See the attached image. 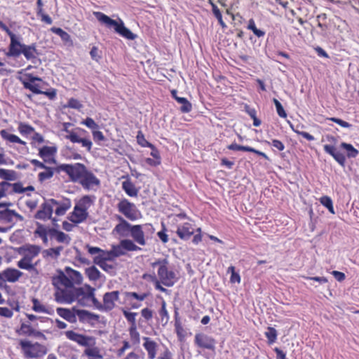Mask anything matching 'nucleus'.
Returning a JSON list of instances; mask_svg holds the SVG:
<instances>
[{
  "instance_id": "1",
  "label": "nucleus",
  "mask_w": 359,
  "mask_h": 359,
  "mask_svg": "<svg viewBox=\"0 0 359 359\" xmlns=\"http://www.w3.org/2000/svg\"><path fill=\"white\" fill-rule=\"evenodd\" d=\"M57 170L58 172H66L72 182L79 183L86 190H93L100 185V180L82 163L61 164Z\"/></svg>"
},
{
  "instance_id": "2",
  "label": "nucleus",
  "mask_w": 359,
  "mask_h": 359,
  "mask_svg": "<svg viewBox=\"0 0 359 359\" xmlns=\"http://www.w3.org/2000/svg\"><path fill=\"white\" fill-rule=\"evenodd\" d=\"M152 269H156L158 279L166 287H172L177 280L175 271L170 268L167 258H158L150 264Z\"/></svg>"
},
{
  "instance_id": "3",
  "label": "nucleus",
  "mask_w": 359,
  "mask_h": 359,
  "mask_svg": "<svg viewBox=\"0 0 359 359\" xmlns=\"http://www.w3.org/2000/svg\"><path fill=\"white\" fill-rule=\"evenodd\" d=\"M93 15L101 24L109 29H114L115 32L122 37L128 40H134L136 38V35L125 26L121 19H118V20H113L100 11L94 12Z\"/></svg>"
},
{
  "instance_id": "4",
  "label": "nucleus",
  "mask_w": 359,
  "mask_h": 359,
  "mask_svg": "<svg viewBox=\"0 0 359 359\" xmlns=\"http://www.w3.org/2000/svg\"><path fill=\"white\" fill-rule=\"evenodd\" d=\"M21 54H22L27 60L32 62L36 60L39 55L35 43L26 45L22 43L18 37L13 43L9 44L8 50L6 55L7 57H18Z\"/></svg>"
},
{
  "instance_id": "5",
  "label": "nucleus",
  "mask_w": 359,
  "mask_h": 359,
  "mask_svg": "<svg viewBox=\"0 0 359 359\" xmlns=\"http://www.w3.org/2000/svg\"><path fill=\"white\" fill-rule=\"evenodd\" d=\"M19 344L24 357L27 359L41 358L48 353L47 347L39 342L20 340Z\"/></svg>"
},
{
  "instance_id": "6",
  "label": "nucleus",
  "mask_w": 359,
  "mask_h": 359,
  "mask_svg": "<svg viewBox=\"0 0 359 359\" xmlns=\"http://www.w3.org/2000/svg\"><path fill=\"white\" fill-rule=\"evenodd\" d=\"M82 294V287H62L55 289V300L59 304H72L78 295Z\"/></svg>"
},
{
  "instance_id": "7",
  "label": "nucleus",
  "mask_w": 359,
  "mask_h": 359,
  "mask_svg": "<svg viewBox=\"0 0 359 359\" xmlns=\"http://www.w3.org/2000/svg\"><path fill=\"white\" fill-rule=\"evenodd\" d=\"M117 208L118 212L128 219L135 221L137 219L138 210L135 205L130 202L128 199L123 198L117 204Z\"/></svg>"
},
{
  "instance_id": "8",
  "label": "nucleus",
  "mask_w": 359,
  "mask_h": 359,
  "mask_svg": "<svg viewBox=\"0 0 359 359\" xmlns=\"http://www.w3.org/2000/svg\"><path fill=\"white\" fill-rule=\"evenodd\" d=\"M58 204L57 201L53 198L46 200L41 205L40 209L34 215L35 219L41 220H47L51 219L54 207Z\"/></svg>"
},
{
  "instance_id": "9",
  "label": "nucleus",
  "mask_w": 359,
  "mask_h": 359,
  "mask_svg": "<svg viewBox=\"0 0 359 359\" xmlns=\"http://www.w3.org/2000/svg\"><path fill=\"white\" fill-rule=\"evenodd\" d=\"M77 133H71L70 135H67L65 138L70 140L72 143H80L83 147L86 148L88 151H90L92 148L93 143L91 140L86 137L84 135L87 133L84 129L77 128Z\"/></svg>"
},
{
  "instance_id": "10",
  "label": "nucleus",
  "mask_w": 359,
  "mask_h": 359,
  "mask_svg": "<svg viewBox=\"0 0 359 359\" xmlns=\"http://www.w3.org/2000/svg\"><path fill=\"white\" fill-rule=\"evenodd\" d=\"M86 248L88 249L89 254L95 255L93 258V262L95 264L107 262V261H112L114 259L111 250L105 251L98 247L90 246L88 244L86 245Z\"/></svg>"
},
{
  "instance_id": "11",
  "label": "nucleus",
  "mask_w": 359,
  "mask_h": 359,
  "mask_svg": "<svg viewBox=\"0 0 359 359\" xmlns=\"http://www.w3.org/2000/svg\"><path fill=\"white\" fill-rule=\"evenodd\" d=\"M24 87L29 90H39L41 88L43 81L38 76H34L31 74L24 73L19 77Z\"/></svg>"
},
{
  "instance_id": "12",
  "label": "nucleus",
  "mask_w": 359,
  "mask_h": 359,
  "mask_svg": "<svg viewBox=\"0 0 359 359\" xmlns=\"http://www.w3.org/2000/svg\"><path fill=\"white\" fill-rule=\"evenodd\" d=\"M119 291H111L106 292L103 295V311H110L114 309L115 302L119 299Z\"/></svg>"
},
{
  "instance_id": "13",
  "label": "nucleus",
  "mask_w": 359,
  "mask_h": 359,
  "mask_svg": "<svg viewBox=\"0 0 359 359\" xmlns=\"http://www.w3.org/2000/svg\"><path fill=\"white\" fill-rule=\"evenodd\" d=\"M65 271L57 270V274L52 277V284L55 287V289L62 287H71L72 284Z\"/></svg>"
},
{
  "instance_id": "14",
  "label": "nucleus",
  "mask_w": 359,
  "mask_h": 359,
  "mask_svg": "<svg viewBox=\"0 0 359 359\" xmlns=\"http://www.w3.org/2000/svg\"><path fill=\"white\" fill-rule=\"evenodd\" d=\"M119 223L113 229V233H116L121 237H127L130 235L133 225L120 215H116Z\"/></svg>"
},
{
  "instance_id": "15",
  "label": "nucleus",
  "mask_w": 359,
  "mask_h": 359,
  "mask_svg": "<svg viewBox=\"0 0 359 359\" xmlns=\"http://www.w3.org/2000/svg\"><path fill=\"white\" fill-rule=\"evenodd\" d=\"M194 340L196 344L201 348L209 350H214L215 348V340L212 337L205 334H196Z\"/></svg>"
},
{
  "instance_id": "16",
  "label": "nucleus",
  "mask_w": 359,
  "mask_h": 359,
  "mask_svg": "<svg viewBox=\"0 0 359 359\" xmlns=\"http://www.w3.org/2000/svg\"><path fill=\"white\" fill-rule=\"evenodd\" d=\"M65 336L68 339L85 347L90 346V341H93V337L76 333L72 330L65 332Z\"/></svg>"
},
{
  "instance_id": "17",
  "label": "nucleus",
  "mask_w": 359,
  "mask_h": 359,
  "mask_svg": "<svg viewBox=\"0 0 359 359\" xmlns=\"http://www.w3.org/2000/svg\"><path fill=\"white\" fill-rule=\"evenodd\" d=\"M142 346L147 352L148 359H154L156 357L158 345L152 339L148 337H142Z\"/></svg>"
},
{
  "instance_id": "18",
  "label": "nucleus",
  "mask_w": 359,
  "mask_h": 359,
  "mask_svg": "<svg viewBox=\"0 0 359 359\" xmlns=\"http://www.w3.org/2000/svg\"><path fill=\"white\" fill-rule=\"evenodd\" d=\"M41 248L39 246L30 244L22 245L18 250L20 255L29 257L31 262L39 254Z\"/></svg>"
},
{
  "instance_id": "19",
  "label": "nucleus",
  "mask_w": 359,
  "mask_h": 359,
  "mask_svg": "<svg viewBox=\"0 0 359 359\" xmlns=\"http://www.w3.org/2000/svg\"><path fill=\"white\" fill-rule=\"evenodd\" d=\"M76 311L77 309L74 306L71 309L62 307L56 309L57 315L70 323H75L77 321Z\"/></svg>"
},
{
  "instance_id": "20",
  "label": "nucleus",
  "mask_w": 359,
  "mask_h": 359,
  "mask_svg": "<svg viewBox=\"0 0 359 359\" xmlns=\"http://www.w3.org/2000/svg\"><path fill=\"white\" fill-rule=\"evenodd\" d=\"M324 151L330 154L333 158L341 166H344L346 163V156L344 154L338 151L333 145L325 144L323 147Z\"/></svg>"
},
{
  "instance_id": "21",
  "label": "nucleus",
  "mask_w": 359,
  "mask_h": 359,
  "mask_svg": "<svg viewBox=\"0 0 359 359\" xmlns=\"http://www.w3.org/2000/svg\"><path fill=\"white\" fill-rule=\"evenodd\" d=\"M176 233L182 240L187 241L194 234V229L191 224L185 222L178 226Z\"/></svg>"
},
{
  "instance_id": "22",
  "label": "nucleus",
  "mask_w": 359,
  "mask_h": 359,
  "mask_svg": "<svg viewBox=\"0 0 359 359\" xmlns=\"http://www.w3.org/2000/svg\"><path fill=\"white\" fill-rule=\"evenodd\" d=\"M88 217V211L81 209L79 207L74 206V210L72 212L69 219L74 224H80L84 222Z\"/></svg>"
},
{
  "instance_id": "23",
  "label": "nucleus",
  "mask_w": 359,
  "mask_h": 359,
  "mask_svg": "<svg viewBox=\"0 0 359 359\" xmlns=\"http://www.w3.org/2000/svg\"><path fill=\"white\" fill-rule=\"evenodd\" d=\"M130 236L133 238L134 242L140 245H146V240L143 234L141 224L133 225Z\"/></svg>"
},
{
  "instance_id": "24",
  "label": "nucleus",
  "mask_w": 359,
  "mask_h": 359,
  "mask_svg": "<svg viewBox=\"0 0 359 359\" xmlns=\"http://www.w3.org/2000/svg\"><path fill=\"white\" fill-rule=\"evenodd\" d=\"M227 149L232 151H249L252 153H255L266 160H269V156L264 152L258 151L252 147H250L249 146H243V145H238L236 143H232L227 146Z\"/></svg>"
},
{
  "instance_id": "25",
  "label": "nucleus",
  "mask_w": 359,
  "mask_h": 359,
  "mask_svg": "<svg viewBox=\"0 0 359 359\" xmlns=\"http://www.w3.org/2000/svg\"><path fill=\"white\" fill-rule=\"evenodd\" d=\"M172 97L181 104L180 108L182 113H189L192 110V104L185 97L177 95V91H170Z\"/></svg>"
},
{
  "instance_id": "26",
  "label": "nucleus",
  "mask_w": 359,
  "mask_h": 359,
  "mask_svg": "<svg viewBox=\"0 0 359 359\" xmlns=\"http://www.w3.org/2000/svg\"><path fill=\"white\" fill-rule=\"evenodd\" d=\"M2 274L5 281L15 283L22 276V273L16 269L8 268L3 271Z\"/></svg>"
},
{
  "instance_id": "27",
  "label": "nucleus",
  "mask_w": 359,
  "mask_h": 359,
  "mask_svg": "<svg viewBox=\"0 0 359 359\" xmlns=\"http://www.w3.org/2000/svg\"><path fill=\"white\" fill-rule=\"evenodd\" d=\"M65 271L68 276L67 278L70 280L72 287H74V285H80L82 283L83 277L79 271L69 266L65 267Z\"/></svg>"
},
{
  "instance_id": "28",
  "label": "nucleus",
  "mask_w": 359,
  "mask_h": 359,
  "mask_svg": "<svg viewBox=\"0 0 359 359\" xmlns=\"http://www.w3.org/2000/svg\"><path fill=\"white\" fill-rule=\"evenodd\" d=\"M122 189L126 194L130 197H136L138 194V189L135 187L128 176H127L126 180L122 182Z\"/></svg>"
},
{
  "instance_id": "29",
  "label": "nucleus",
  "mask_w": 359,
  "mask_h": 359,
  "mask_svg": "<svg viewBox=\"0 0 359 359\" xmlns=\"http://www.w3.org/2000/svg\"><path fill=\"white\" fill-rule=\"evenodd\" d=\"M56 152L57 149L55 147L44 146L39 149V155L45 162L55 163V160L53 158L50 161H48L46 158L50 156H53Z\"/></svg>"
},
{
  "instance_id": "30",
  "label": "nucleus",
  "mask_w": 359,
  "mask_h": 359,
  "mask_svg": "<svg viewBox=\"0 0 359 359\" xmlns=\"http://www.w3.org/2000/svg\"><path fill=\"white\" fill-rule=\"evenodd\" d=\"M0 135L4 140H6L10 142L18 143L22 145H25L26 142L22 140L19 137L15 135L10 134L6 130H1L0 131Z\"/></svg>"
},
{
  "instance_id": "31",
  "label": "nucleus",
  "mask_w": 359,
  "mask_h": 359,
  "mask_svg": "<svg viewBox=\"0 0 359 359\" xmlns=\"http://www.w3.org/2000/svg\"><path fill=\"white\" fill-rule=\"evenodd\" d=\"M209 3L212 6V12L213 15L216 18L218 21L219 25L223 28L226 29L227 27L226 23L223 20L222 13L219 8L217 6V5L212 2V0H208Z\"/></svg>"
},
{
  "instance_id": "32",
  "label": "nucleus",
  "mask_w": 359,
  "mask_h": 359,
  "mask_svg": "<svg viewBox=\"0 0 359 359\" xmlns=\"http://www.w3.org/2000/svg\"><path fill=\"white\" fill-rule=\"evenodd\" d=\"M209 3L212 6V12L213 15L216 18L218 21L219 25L223 28L226 29L227 27L226 23L223 20L222 13L219 8L217 6V5L212 2V0H208Z\"/></svg>"
},
{
  "instance_id": "33",
  "label": "nucleus",
  "mask_w": 359,
  "mask_h": 359,
  "mask_svg": "<svg viewBox=\"0 0 359 359\" xmlns=\"http://www.w3.org/2000/svg\"><path fill=\"white\" fill-rule=\"evenodd\" d=\"M57 203L55 206V212L57 216L64 215L67 210L71 207V202L69 200L66 199L65 201L60 202L57 201Z\"/></svg>"
},
{
  "instance_id": "34",
  "label": "nucleus",
  "mask_w": 359,
  "mask_h": 359,
  "mask_svg": "<svg viewBox=\"0 0 359 359\" xmlns=\"http://www.w3.org/2000/svg\"><path fill=\"white\" fill-rule=\"evenodd\" d=\"M95 196L86 195L83 196L75 206L88 211V209L93 205Z\"/></svg>"
},
{
  "instance_id": "35",
  "label": "nucleus",
  "mask_w": 359,
  "mask_h": 359,
  "mask_svg": "<svg viewBox=\"0 0 359 359\" xmlns=\"http://www.w3.org/2000/svg\"><path fill=\"white\" fill-rule=\"evenodd\" d=\"M32 302L33 304L32 309L35 312L43 313H47V314H50V315L53 313V311L52 309L50 310L48 308H46V306L41 304V302H39V299L34 298Z\"/></svg>"
},
{
  "instance_id": "36",
  "label": "nucleus",
  "mask_w": 359,
  "mask_h": 359,
  "mask_svg": "<svg viewBox=\"0 0 359 359\" xmlns=\"http://www.w3.org/2000/svg\"><path fill=\"white\" fill-rule=\"evenodd\" d=\"M86 275L91 281L98 280L102 276V273L95 266L87 268L86 269Z\"/></svg>"
},
{
  "instance_id": "37",
  "label": "nucleus",
  "mask_w": 359,
  "mask_h": 359,
  "mask_svg": "<svg viewBox=\"0 0 359 359\" xmlns=\"http://www.w3.org/2000/svg\"><path fill=\"white\" fill-rule=\"evenodd\" d=\"M36 235H38L43 241V243H48V231L47 227L43 224L39 222L36 223V229L34 231Z\"/></svg>"
},
{
  "instance_id": "38",
  "label": "nucleus",
  "mask_w": 359,
  "mask_h": 359,
  "mask_svg": "<svg viewBox=\"0 0 359 359\" xmlns=\"http://www.w3.org/2000/svg\"><path fill=\"white\" fill-rule=\"evenodd\" d=\"M50 31L53 33L58 35L63 42L66 43H72L70 35L67 32L64 31L62 28L53 27L50 28Z\"/></svg>"
},
{
  "instance_id": "39",
  "label": "nucleus",
  "mask_w": 359,
  "mask_h": 359,
  "mask_svg": "<svg viewBox=\"0 0 359 359\" xmlns=\"http://www.w3.org/2000/svg\"><path fill=\"white\" fill-rule=\"evenodd\" d=\"M39 95H44L46 96L49 100H54L56 97V91H32L31 94H27V97L32 100L36 102V97Z\"/></svg>"
},
{
  "instance_id": "40",
  "label": "nucleus",
  "mask_w": 359,
  "mask_h": 359,
  "mask_svg": "<svg viewBox=\"0 0 359 359\" xmlns=\"http://www.w3.org/2000/svg\"><path fill=\"white\" fill-rule=\"evenodd\" d=\"M0 178L6 181H13L17 178L15 170L0 168Z\"/></svg>"
},
{
  "instance_id": "41",
  "label": "nucleus",
  "mask_w": 359,
  "mask_h": 359,
  "mask_svg": "<svg viewBox=\"0 0 359 359\" xmlns=\"http://www.w3.org/2000/svg\"><path fill=\"white\" fill-rule=\"evenodd\" d=\"M57 167L56 168H53L50 167L46 166V168H44L45 171L41 172L38 175V180L40 182H43L46 180H49L53 177L54 175V170H55L57 172Z\"/></svg>"
},
{
  "instance_id": "42",
  "label": "nucleus",
  "mask_w": 359,
  "mask_h": 359,
  "mask_svg": "<svg viewBox=\"0 0 359 359\" xmlns=\"http://www.w3.org/2000/svg\"><path fill=\"white\" fill-rule=\"evenodd\" d=\"M340 147L346 151V155L348 158H355L359 154L358 150L354 148L353 146L351 144L341 142Z\"/></svg>"
},
{
  "instance_id": "43",
  "label": "nucleus",
  "mask_w": 359,
  "mask_h": 359,
  "mask_svg": "<svg viewBox=\"0 0 359 359\" xmlns=\"http://www.w3.org/2000/svg\"><path fill=\"white\" fill-rule=\"evenodd\" d=\"M17 265L20 269L27 271H32L34 269V266L32 264L30 258L25 256L18 262Z\"/></svg>"
},
{
  "instance_id": "44",
  "label": "nucleus",
  "mask_w": 359,
  "mask_h": 359,
  "mask_svg": "<svg viewBox=\"0 0 359 359\" xmlns=\"http://www.w3.org/2000/svg\"><path fill=\"white\" fill-rule=\"evenodd\" d=\"M129 334L133 345L137 346L140 343V335L137 330L136 326H131L129 329Z\"/></svg>"
},
{
  "instance_id": "45",
  "label": "nucleus",
  "mask_w": 359,
  "mask_h": 359,
  "mask_svg": "<svg viewBox=\"0 0 359 359\" xmlns=\"http://www.w3.org/2000/svg\"><path fill=\"white\" fill-rule=\"evenodd\" d=\"M63 250L62 246H58L57 248H51L47 250H45L43 253L44 257H50L54 259H57L60 255L61 251Z\"/></svg>"
},
{
  "instance_id": "46",
  "label": "nucleus",
  "mask_w": 359,
  "mask_h": 359,
  "mask_svg": "<svg viewBox=\"0 0 359 359\" xmlns=\"http://www.w3.org/2000/svg\"><path fill=\"white\" fill-rule=\"evenodd\" d=\"M121 246L123 248L124 251H138L141 248L136 245L134 241L129 239H124L121 241Z\"/></svg>"
},
{
  "instance_id": "47",
  "label": "nucleus",
  "mask_w": 359,
  "mask_h": 359,
  "mask_svg": "<svg viewBox=\"0 0 359 359\" xmlns=\"http://www.w3.org/2000/svg\"><path fill=\"white\" fill-rule=\"evenodd\" d=\"M247 28L251 30L253 34L258 38L263 37L265 35L264 31L257 28L255 22L252 18L249 20Z\"/></svg>"
},
{
  "instance_id": "48",
  "label": "nucleus",
  "mask_w": 359,
  "mask_h": 359,
  "mask_svg": "<svg viewBox=\"0 0 359 359\" xmlns=\"http://www.w3.org/2000/svg\"><path fill=\"white\" fill-rule=\"evenodd\" d=\"M13 210L6 208L0 210V220L6 223H13Z\"/></svg>"
},
{
  "instance_id": "49",
  "label": "nucleus",
  "mask_w": 359,
  "mask_h": 359,
  "mask_svg": "<svg viewBox=\"0 0 359 359\" xmlns=\"http://www.w3.org/2000/svg\"><path fill=\"white\" fill-rule=\"evenodd\" d=\"M265 336L268 339L269 344H272L277 339L278 332L274 327H269L265 332Z\"/></svg>"
},
{
  "instance_id": "50",
  "label": "nucleus",
  "mask_w": 359,
  "mask_h": 359,
  "mask_svg": "<svg viewBox=\"0 0 359 359\" xmlns=\"http://www.w3.org/2000/svg\"><path fill=\"white\" fill-rule=\"evenodd\" d=\"M11 184L4 181L0 182V199L7 194H11Z\"/></svg>"
},
{
  "instance_id": "51",
  "label": "nucleus",
  "mask_w": 359,
  "mask_h": 359,
  "mask_svg": "<svg viewBox=\"0 0 359 359\" xmlns=\"http://www.w3.org/2000/svg\"><path fill=\"white\" fill-rule=\"evenodd\" d=\"M142 228L145 240L151 238L155 231V229L153 225L151 224L147 223L142 224Z\"/></svg>"
},
{
  "instance_id": "52",
  "label": "nucleus",
  "mask_w": 359,
  "mask_h": 359,
  "mask_svg": "<svg viewBox=\"0 0 359 359\" xmlns=\"http://www.w3.org/2000/svg\"><path fill=\"white\" fill-rule=\"evenodd\" d=\"M36 15L41 18V20L47 25H51L53 23L52 18L46 14L43 8H36Z\"/></svg>"
},
{
  "instance_id": "53",
  "label": "nucleus",
  "mask_w": 359,
  "mask_h": 359,
  "mask_svg": "<svg viewBox=\"0 0 359 359\" xmlns=\"http://www.w3.org/2000/svg\"><path fill=\"white\" fill-rule=\"evenodd\" d=\"M125 295H126V297L128 300H130L132 299H137L138 301H143L148 296V294L147 293L138 294V293L135 292H126L125 293Z\"/></svg>"
},
{
  "instance_id": "54",
  "label": "nucleus",
  "mask_w": 359,
  "mask_h": 359,
  "mask_svg": "<svg viewBox=\"0 0 359 359\" xmlns=\"http://www.w3.org/2000/svg\"><path fill=\"white\" fill-rule=\"evenodd\" d=\"M320 202L323 205L328 209L330 212L334 214L333 203L330 197L327 196H322L320 198Z\"/></svg>"
},
{
  "instance_id": "55",
  "label": "nucleus",
  "mask_w": 359,
  "mask_h": 359,
  "mask_svg": "<svg viewBox=\"0 0 359 359\" xmlns=\"http://www.w3.org/2000/svg\"><path fill=\"white\" fill-rule=\"evenodd\" d=\"M0 29L4 31L9 36L11 39L10 43H13L18 38L2 21H0Z\"/></svg>"
},
{
  "instance_id": "56",
  "label": "nucleus",
  "mask_w": 359,
  "mask_h": 359,
  "mask_svg": "<svg viewBox=\"0 0 359 359\" xmlns=\"http://www.w3.org/2000/svg\"><path fill=\"white\" fill-rule=\"evenodd\" d=\"M111 252L114 259L126 254V252L121 243L117 245H113Z\"/></svg>"
},
{
  "instance_id": "57",
  "label": "nucleus",
  "mask_w": 359,
  "mask_h": 359,
  "mask_svg": "<svg viewBox=\"0 0 359 359\" xmlns=\"http://www.w3.org/2000/svg\"><path fill=\"white\" fill-rule=\"evenodd\" d=\"M159 316L161 317V321H165V323H167L169 319V315L166 309V304L164 301H163L161 308L159 310Z\"/></svg>"
},
{
  "instance_id": "58",
  "label": "nucleus",
  "mask_w": 359,
  "mask_h": 359,
  "mask_svg": "<svg viewBox=\"0 0 359 359\" xmlns=\"http://www.w3.org/2000/svg\"><path fill=\"white\" fill-rule=\"evenodd\" d=\"M76 312V318L78 317L79 320L82 323H87L88 316V311L79 309H77Z\"/></svg>"
},
{
  "instance_id": "59",
  "label": "nucleus",
  "mask_w": 359,
  "mask_h": 359,
  "mask_svg": "<svg viewBox=\"0 0 359 359\" xmlns=\"http://www.w3.org/2000/svg\"><path fill=\"white\" fill-rule=\"evenodd\" d=\"M95 288L88 285L86 291L82 288V294L78 295V297L83 295L86 299H88L90 301L95 296Z\"/></svg>"
},
{
  "instance_id": "60",
  "label": "nucleus",
  "mask_w": 359,
  "mask_h": 359,
  "mask_svg": "<svg viewBox=\"0 0 359 359\" xmlns=\"http://www.w3.org/2000/svg\"><path fill=\"white\" fill-rule=\"evenodd\" d=\"M273 103L275 104L277 114L278 116L281 118H285L287 116V114L285 111L283 109V107L282 106L281 103L276 98H273Z\"/></svg>"
},
{
  "instance_id": "61",
  "label": "nucleus",
  "mask_w": 359,
  "mask_h": 359,
  "mask_svg": "<svg viewBox=\"0 0 359 359\" xmlns=\"http://www.w3.org/2000/svg\"><path fill=\"white\" fill-rule=\"evenodd\" d=\"M18 130L22 135H29L34 131V128L28 124L21 123L18 126Z\"/></svg>"
},
{
  "instance_id": "62",
  "label": "nucleus",
  "mask_w": 359,
  "mask_h": 359,
  "mask_svg": "<svg viewBox=\"0 0 359 359\" xmlns=\"http://www.w3.org/2000/svg\"><path fill=\"white\" fill-rule=\"evenodd\" d=\"M96 264L98 265L104 271L111 274H115L116 267L113 264H110L107 262H102Z\"/></svg>"
},
{
  "instance_id": "63",
  "label": "nucleus",
  "mask_w": 359,
  "mask_h": 359,
  "mask_svg": "<svg viewBox=\"0 0 359 359\" xmlns=\"http://www.w3.org/2000/svg\"><path fill=\"white\" fill-rule=\"evenodd\" d=\"M81 124L85 125L86 127L91 129L92 130H97L99 128L97 123H96L95 121L90 117H88L85 120H83L81 122Z\"/></svg>"
},
{
  "instance_id": "64",
  "label": "nucleus",
  "mask_w": 359,
  "mask_h": 359,
  "mask_svg": "<svg viewBox=\"0 0 359 359\" xmlns=\"http://www.w3.org/2000/svg\"><path fill=\"white\" fill-rule=\"evenodd\" d=\"M137 143L144 147H151V143L149 142L145 138L142 131H138L137 135Z\"/></svg>"
}]
</instances>
